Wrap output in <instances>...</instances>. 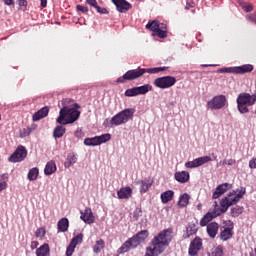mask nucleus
Wrapping results in <instances>:
<instances>
[{
  "mask_svg": "<svg viewBox=\"0 0 256 256\" xmlns=\"http://www.w3.org/2000/svg\"><path fill=\"white\" fill-rule=\"evenodd\" d=\"M199 231V228L196 226L195 223H190L186 228V235L187 237H191V235H195Z\"/></svg>",
  "mask_w": 256,
  "mask_h": 256,
  "instance_id": "36",
  "label": "nucleus"
},
{
  "mask_svg": "<svg viewBox=\"0 0 256 256\" xmlns=\"http://www.w3.org/2000/svg\"><path fill=\"white\" fill-rule=\"evenodd\" d=\"M233 235V225H231V227H226L220 232V239L221 241H229Z\"/></svg>",
  "mask_w": 256,
  "mask_h": 256,
  "instance_id": "22",
  "label": "nucleus"
},
{
  "mask_svg": "<svg viewBox=\"0 0 256 256\" xmlns=\"http://www.w3.org/2000/svg\"><path fill=\"white\" fill-rule=\"evenodd\" d=\"M113 5H115L117 11L119 13H127L130 9H132L131 3L127 0H111Z\"/></svg>",
  "mask_w": 256,
  "mask_h": 256,
  "instance_id": "15",
  "label": "nucleus"
},
{
  "mask_svg": "<svg viewBox=\"0 0 256 256\" xmlns=\"http://www.w3.org/2000/svg\"><path fill=\"white\" fill-rule=\"evenodd\" d=\"M55 171H57V165L55 164V161L51 160L47 162L44 169V175H53Z\"/></svg>",
  "mask_w": 256,
  "mask_h": 256,
  "instance_id": "25",
  "label": "nucleus"
},
{
  "mask_svg": "<svg viewBox=\"0 0 256 256\" xmlns=\"http://www.w3.org/2000/svg\"><path fill=\"white\" fill-rule=\"evenodd\" d=\"M7 179H9L7 174H1L0 175V183H7Z\"/></svg>",
  "mask_w": 256,
  "mask_h": 256,
  "instance_id": "50",
  "label": "nucleus"
},
{
  "mask_svg": "<svg viewBox=\"0 0 256 256\" xmlns=\"http://www.w3.org/2000/svg\"><path fill=\"white\" fill-rule=\"evenodd\" d=\"M243 195H245V190H240L238 194L236 191L230 192L220 201V205L223 207V209L216 214H213L212 212L206 213L200 220V226L207 227V225H209V223H211L215 217H219V215L222 213H227V209H229L231 205H237V203L243 199Z\"/></svg>",
  "mask_w": 256,
  "mask_h": 256,
  "instance_id": "1",
  "label": "nucleus"
},
{
  "mask_svg": "<svg viewBox=\"0 0 256 256\" xmlns=\"http://www.w3.org/2000/svg\"><path fill=\"white\" fill-rule=\"evenodd\" d=\"M221 210H223L222 206H221V208L215 207L214 211L212 212V215H217V213H220Z\"/></svg>",
  "mask_w": 256,
  "mask_h": 256,
  "instance_id": "55",
  "label": "nucleus"
},
{
  "mask_svg": "<svg viewBox=\"0 0 256 256\" xmlns=\"http://www.w3.org/2000/svg\"><path fill=\"white\" fill-rule=\"evenodd\" d=\"M23 135L24 137H29L31 135V128H24Z\"/></svg>",
  "mask_w": 256,
  "mask_h": 256,
  "instance_id": "51",
  "label": "nucleus"
},
{
  "mask_svg": "<svg viewBox=\"0 0 256 256\" xmlns=\"http://www.w3.org/2000/svg\"><path fill=\"white\" fill-rule=\"evenodd\" d=\"M81 241H83V234H78L71 240L70 244L74 245V247H77Z\"/></svg>",
  "mask_w": 256,
  "mask_h": 256,
  "instance_id": "41",
  "label": "nucleus"
},
{
  "mask_svg": "<svg viewBox=\"0 0 256 256\" xmlns=\"http://www.w3.org/2000/svg\"><path fill=\"white\" fill-rule=\"evenodd\" d=\"M136 185H141L140 193H147L153 186V180H138L136 181Z\"/></svg>",
  "mask_w": 256,
  "mask_h": 256,
  "instance_id": "20",
  "label": "nucleus"
},
{
  "mask_svg": "<svg viewBox=\"0 0 256 256\" xmlns=\"http://www.w3.org/2000/svg\"><path fill=\"white\" fill-rule=\"evenodd\" d=\"M0 121H1V115H0Z\"/></svg>",
  "mask_w": 256,
  "mask_h": 256,
  "instance_id": "62",
  "label": "nucleus"
},
{
  "mask_svg": "<svg viewBox=\"0 0 256 256\" xmlns=\"http://www.w3.org/2000/svg\"><path fill=\"white\" fill-rule=\"evenodd\" d=\"M75 245L69 244V246L66 249V256H72L75 251Z\"/></svg>",
  "mask_w": 256,
  "mask_h": 256,
  "instance_id": "42",
  "label": "nucleus"
},
{
  "mask_svg": "<svg viewBox=\"0 0 256 256\" xmlns=\"http://www.w3.org/2000/svg\"><path fill=\"white\" fill-rule=\"evenodd\" d=\"M76 9L77 11H81V13H89V8H87V6L77 5Z\"/></svg>",
  "mask_w": 256,
  "mask_h": 256,
  "instance_id": "45",
  "label": "nucleus"
},
{
  "mask_svg": "<svg viewBox=\"0 0 256 256\" xmlns=\"http://www.w3.org/2000/svg\"><path fill=\"white\" fill-rule=\"evenodd\" d=\"M157 37H159V39H167V24L159 22Z\"/></svg>",
  "mask_w": 256,
  "mask_h": 256,
  "instance_id": "29",
  "label": "nucleus"
},
{
  "mask_svg": "<svg viewBox=\"0 0 256 256\" xmlns=\"http://www.w3.org/2000/svg\"><path fill=\"white\" fill-rule=\"evenodd\" d=\"M203 248V240L201 238L196 237L193 241H191L189 249H188V255L190 256H196L198 255L200 249Z\"/></svg>",
  "mask_w": 256,
  "mask_h": 256,
  "instance_id": "14",
  "label": "nucleus"
},
{
  "mask_svg": "<svg viewBox=\"0 0 256 256\" xmlns=\"http://www.w3.org/2000/svg\"><path fill=\"white\" fill-rule=\"evenodd\" d=\"M149 237V231L141 230L132 238H129L122 246L118 249V254L121 255L123 253H127L129 249H135V247H139L145 239Z\"/></svg>",
  "mask_w": 256,
  "mask_h": 256,
  "instance_id": "5",
  "label": "nucleus"
},
{
  "mask_svg": "<svg viewBox=\"0 0 256 256\" xmlns=\"http://www.w3.org/2000/svg\"><path fill=\"white\" fill-rule=\"evenodd\" d=\"M27 157V149L25 146L20 145L16 150L9 156L8 161L10 163H21Z\"/></svg>",
  "mask_w": 256,
  "mask_h": 256,
  "instance_id": "12",
  "label": "nucleus"
},
{
  "mask_svg": "<svg viewBox=\"0 0 256 256\" xmlns=\"http://www.w3.org/2000/svg\"><path fill=\"white\" fill-rule=\"evenodd\" d=\"M74 107H76V109H79L81 106H79V104L75 103Z\"/></svg>",
  "mask_w": 256,
  "mask_h": 256,
  "instance_id": "60",
  "label": "nucleus"
},
{
  "mask_svg": "<svg viewBox=\"0 0 256 256\" xmlns=\"http://www.w3.org/2000/svg\"><path fill=\"white\" fill-rule=\"evenodd\" d=\"M211 161V156H203L194 159L193 161H188L185 163V167L187 169H195V167H201V165H205V163H209Z\"/></svg>",
  "mask_w": 256,
  "mask_h": 256,
  "instance_id": "13",
  "label": "nucleus"
},
{
  "mask_svg": "<svg viewBox=\"0 0 256 256\" xmlns=\"http://www.w3.org/2000/svg\"><path fill=\"white\" fill-rule=\"evenodd\" d=\"M86 3L90 5V7H94L95 9L98 6L97 0H86Z\"/></svg>",
  "mask_w": 256,
  "mask_h": 256,
  "instance_id": "49",
  "label": "nucleus"
},
{
  "mask_svg": "<svg viewBox=\"0 0 256 256\" xmlns=\"http://www.w3.org/2000/svg\"><path fill=\"white\" fill-rule=\"evenodd\" d=\"M206 231L210 239H215L219 233V224L217 222H211L207 225Z\"/></svg>",
  "mask_w": 256,
  "mask_h": 256,
  "instance_id": "18",
  "label": "nucleus"
},
{
  "mask_svg": "<svg viewBox=\"0 0 256 256\" xmlns=\"http://www.w3.org/2000/svg\"><path fill=\"white\" fill-rule=\"evenodd\" d=\"M36 237H45V230L43 228H39L35 232Z\"/></svg>",
  "mask_w": 256,
  "mask_h": 256,
  "instance_id": "46",
  "label": "nucleus"
},
{
  "mask_svg": "<svg viewBox=\"0 0 256 256\" xmlns=\"http://www.w3.org/2000/svg\"><path fill=\"white\" fill-rule=\"evenodd\" d=\"M67 129L64 126L58 125L54 128L53 137L55 139H61L65 135Z\"/></svg>",
  "mask_w": 256,
  "mask_h": 256,
  "instance_id": "27",
  "label": "nucleus"
},
{
  "mask_svg": "<svg viewBox=\"0 0 256 256\" xmlns=\"http://www.w3.org/2000/svg\"><path fill=\"white\" fill-rule=\"evenodd\" d=\"M246 19L250 21L251 23H255L256 25V11L253 14H248L246 16Z\"/></svg>",
  "mask_w": 256,
  "mask_h": 256,
  "instance_id": "44",
  "label": "nucleus"
},
{
  "mask_svg": "<svg viewBox=\"0 0 256 256\" xmlns=\"http://www.w3.org/2000/svg\"><path fill=\"white\" fill-rule=\"evenodd\" d=\"M232 187L233 186L229 183H223L218 185L212 195V199H219L221 195H223L224 193H227V191H229V189H231Z\"/></svg>",
  "mask_w": 256,
  "mask_h": 256,
  "instance_id": "16",
  "label": "nucleus"
},
{
  "mask_svg": "<svg viewBox=\"0 0 256 256\" xmlns=\"http://www.w3.org/2000/svg\"><path fill=\"white\" fill-rule=\"evenodd\" d=\"M107 141H111V134H102L100 136L86 138L84 139V145L97 147V145H102V143H107Z\"/></svg>",
  "mask_w": 256,
  "mask_h": 256,
  "instance_id": "11",
  "label": "nucleus"
},
{
  "mask_svg": "<svg viewBox=\"0 0 256 256\" xmlns=\"http://www.w3.org/2000/svg\"><path fill=\"white\" fill-rule=\"evenodd\" d=\"M75 163H77V156H75V154H69L64 163V167L69 169V167H72V165H75Z\"/></svg>",
  "mask_w": 256,
  "mask_h": 256,
  "instance_id": "32",
  "label": "nucleus"
},
{
  "mask_svg": "<svg viewBox=\"0 0 256 256\" xmlns=\"http://www.w3.org/2000/svg\"><path fill=\"white\" fill-rule=\"evenodd\" d=\"M214 159H217V156H214Z\"/></svg>",
  "mask_w": 256,
  "mask_h": 256,
  "instance_id": "61",
  "label": "nucleus"
},
{
  "mask_svg": "<svg viewBox=\"0 0 256 256\" xmlns=\"http://www.w3.org/2000/svg\"><path fill=\"white\" fill-rule=\"evenodd\" d=\"M235 163H237V161L235 159H228V160H223V165H235Z\"/></svg>",
  "mask_w": 256,
  "mask_h": 256,
  "instance_id": "48",
  "label": "nucleus"
},
{
  "mask_svg": "<svg viewBox=\"0 0 256 256\" xmlns=\"http://www.w3.org/2000/svg\"><path fill=\"white\" fill-rule=\"evenodd\" d=\"M133 115H135V109L133 108H127L113 116L110 120V125L113 127H119V125H124V123H127L130 121V119H133Z\"/></svg>",
  "mask_w": 256,
  "mask_h": 256,
  "instance_id": "7",
  "label": "nucleus"
},
{
  "mask_svg": "<svg viewBox=\"0 0 256 256\" xmlns=\"http://www.w3.org/2000/svg\"><path fill=\"white\" fill-rule=\"evenodd\" d=\"M175 83H177V79L173 76H163L154 80V85L158 87V89H169L173 87Z\"/></svg>",
  "mask_w": 256,
  "mask_h": 256,
  "instance_id": "9",
  "label": "nucleus"
},
{
  "mask_svg": "<svg viewBox=\"0 0 256 256\" xmlns=\"http://www.w3.org/2000/svg\"><path fill=\"white\" fill-rule=\"evenodd\" d=\"M174 195H175V193L173 192V190H168V191L162 193L160 196L162 203H169V201L173 200Z\"/></svg>",
  "mask_w": 256,
  "mask_h": 256,
  "instance_id": "30",
  "label": "nucleus"
},
{
  "mask_svg": "<svg viewBox=\"0 0 256 256\" xmlns=\"http://www.w3.org/2000/svg\"><path fill=\"white\" fill-rule=\"evenodd\" d=\"M174 178L178 181V183H187L190 179V175L187 171H181L176 172L174 174Z\"/></svg>",
  "mask_w": 256,
  "mask_h": 256,
  "instance_id": "23",
  "label": "nucleus"
},
{
  "mask_svg": "<svg viewBox=\"0 0 256 256\" xmlns=\"http://www.w3.org/2000/svg\"><path fill=\"white\" fill-rule=\"evenodd\" d=\"M173 239V230L171 228L162 230L154 239L151 241L152 247L158 250V253L161 254L165 251V247H169Z\"/></svg>",
  "mask_w": 256,
  "mask_h": 256,
  "instance_id": "3",
  "label": "nucleus"
},
{
  "mask_svg": "<svg viewBox=\"0 0 256 256\" xmlns=\"http://www.w3.org/2000/svg\"><path fill=\"white\" fill-rule=\"evenodd\" d=\"M40 5L43 9H45V7H47V0H40Z\"/></svg>",
  "mask_w": 256,
  "mask_h": 256,
  "instance_id": "56",
  "label": "nucleus"
},
{
  "mask_svg": "<svg viewBox=\"0 0 256 256\" xmlns=\"http://www.w3.org/2000/svg\"><path fill=\"white\" fill-rule=\"evenodd\" d=\"M49 115V107L45 106L38 110L33 116V121H41V119H45Z\"/></svg>",
  "mask_w": 256,
  "mask_h": 256,
  "instance_id": "21",
  "label": "nucleus"
},
{
  "mask_svg": "<svg viewBox=\"0 0 256 256\" xmlns=\"http://www.w3.org/2000/svg\"><path fill=\"white\" fill-rule=\"evenodd\" d=\"M191 7H193V4L187 2V3H186V6H185V9H186L187 11H189V9H191Z\"/></svg>",
  "mask_w": 256,
  "mask_h": 256,
  "instance_id": "57",
  "label": "nucleus"
},
{
  "mask_svg": "<svg viewBox=\"0 0 256 256\" xmlns=\"http://www.w3.org/2000/svg\"><path fill=\"white\" fill-rule=\"evenodd\" d=\"M5 5L11 6L15 5V0H3Z\"/></svg>",
  "mask_w": 256,
  "mask_h": 256,
  "instance_id": "54",
  "label": "nucleus"
},
{
  "mask_svg": "<svg viewBox=\"0 0 256 256\" xmlns=\"http://www.w3.org/2000/svg\"><path fill=\"white\" fill-rule=\"evenodd\" d=\"M80 213V219H82L84 223H87L88 225L95 223V216L93 215V211L91 210V208H85L84 212Z\"/></svg>",
  "mask_w": 256,
  "mask_h": 256,
  "instance_id": "17",
  "label": "nucleus"
},
{
  "mask_svg": "<svg viewBox=\"0 0 256 256\" xmlns=\"http://www.w3.org/2000/svg\"><path fill=\"white\" fill-rule=\"evenodd\" d=\"M58 231L61 233H65L69 229V219L67 218H62L58 221L57 223Z\"/></svg>",
  "mask_w": 256,
  "mask_h": 256,
  "instance_id": "26",
  "label": "nucleus"
},
{
  "mask_svg": "<svg viewBox=\"0 0 256 256\" xmlns=\"http://www.w3.org/2000/svg\"><path fill=\"white\" fill-rule=\"evenodd\" d=\"M18 4L20 7H27V0H18Z\"/></svg>",
  "mask_w": 256,
  "mask_h": 256,
  "instance_id": "53",
  "label": "nucleus"
},
{
  "mask_svg": "<svg viewBox=\"0 0 256 256\" xmlns=\"http://www.w3.org/2000/svg\"><path fill=\"white\" fill-rule=\"evenodd\" d=\"M37 177H39V168L35 167L30 169L28 172L29 181H36Z\"/></svg>",
  "mask_w": 256,
  "mask_h": 256,
  "instance_id": "37",
  "label": "nucleus"
},
{
  "mask_svg": "<svg viewBox=\"0 0 256 256\" xmlns=\"http://www.w3.org/2000/svg\"><path fill=\"white\" fill-rule=\"evenodd\" d=\"M105 249V240L99 239L96 241L94 247H93V252L94 253H101Z\"/></svg>",
  "mask_w": 256,
  "mask_h": 256,
  "instance_id": "34",
  "label": "nucleus"
},
{
  "mask_svg": "<svg viewBox=\"0 0 256 256\" xmlns=\"http://www.w3.org/2000/svg\"><path fill=\"white\" fill-rule=\"evenodd\" d=\"M202 67H213V65H209V64H202Z\"/></svg>",
  "mask_w": 256,
  "mask_h": 256,
  "instance_id": "58",
  "label": "nucleus"
},
{
  "mask_svg": "<svg viewBox=\"0 0 256 256\" xmlns=\"http://www.w3.org/2000/svg\"><path fill=\"white\" fill-rule=\"evenodd\" d=\"M124 95L125 97H136V95H139V92L137 90V87H134L132 89H127Z\"/></svg>",
  "mask_w": 256,
  "mask_h": 256,
  "instance_id": "39",
  "label": "nucleus"
},
{
  "mask_svg": "<svg viewBox=\"0 0 256 256\" xmlns=\"http://www.w3.org/2000/svg\"><path fill=\"white\" fill-rule=\"evenodd\" d=\"M62 103H69V99L62 100Z\"/></svg>",
  "mask_w": 256,
  "mask_h": 256,
  "instance_id": "59",
  "label": "nucleus"
},
{
  "mask_svg": "<svg viewBox=\"0 0 256 256\" xmlns=\"http://www.w3.org/2000/svg\"><path fill=\"white\" fill-rule=\"evenodd\" d=\"M7 186H8L7 182L0 183V192L5 191V189H7Z\"/></svg>",
  "mask_w": 256,
  "mask_h": 256,
  "instance_id": "52",
  "label": "nucleus"
},
{
  "mask_svg": "<svg viewBox=\"0 0 256 256\" xmlns=\"http://www.w3.org/2000/svg\"><path fill=\"white\" fill-rule=\"evenodd\" d=\"M227 105V97L225 95L214 96L210 101L207 102L208 109L219 110L223 109Z\"/></svg>",
  "mask_w": 256,
  "mask_h": 256,
  "instance_id": "10",
  "label": "nucleus"
},
{
  "mask_svg": "<svg viewBox=\"0 0 256 256\" xmlns=\"http://www.w3.org/2000/svg\"><path fill=\"white\" fill-rule=\"evenodd\" d=\"M97 13H100L101 15H109V10L106 8H101V6L96 7Z\"/></svg>",
  "mask_w": 256,
  "mask_h": 256,
  "instance_id": "43",
  "label": "nucleus"
},
{
  "mask_svg": "<svg viewBox=\"0 0 256 256\" xmlns=\"http://www.w3.org/2000/svg\"><path fill=\"white\" fill-rule=\"evenodd\" d=\"M254 67L251 64H244L242 66L223 67L217 70V73H230L234 75H245V73H251Z\"/></svg>",
  "mask_w": 256,
  "mask_h": 256,
  "instance_id": "8",
  "label": "nucleus"
},
{
  "mask_svg": "<svg viewBox=\"0 0 256 256\" xmlns=\"http://www.w3.org/2000/svg\"><path fill=\"white\" fill-rule=\"evenodd\" d=\"M157 254H159V250L156 249L154 246H149L146 248L145 256H155Z\"/></svg>",
  "mask_w": 256,
  "mask_h": 256,
  "instance_id": "40",
  "label": "nucleus"
},
{
  "mask_svg": "<svg viewBox=\"0 0 256 256\" xmlns=\"http://www.w3.org/2000/svg\"><path fill=\"white\" fill-rule=\"evenodd\" d=\"M146 29L154 33L153 35H155L156 33L157 35H159V21L158 20L149 21L146 24Z\"/></svg>",
  "mask_w": 256,
  "mask_h": 256,
  "instance_id": "24",
  "label": "nucleus"
},
{
  "mask_svg": "<svg viewBox=\"0 0 256 256\" xmlns=\"http://www.w3.org/2000/svg\"><path fill=\"white\" fill-rule=\"evenodd\" d=\"M118 199H131L133 196V189L131 187H122L117 191Z\"/></svg>",
  "mask_w": 256,
  "mask_h": 256,
  "instance_id": "19",
  "label": "nucleus"
},
{
  "mask_svg": "<svg viewBox=\"0 0 256 256\" xmlns=\"http://www.w3.org/2000/svg\"><path fill=\"white\" fill-rule=\"evenodd\" d=\"M242 9H244V11H246V13H251V11H253V5L245 4L244 6H242Z\"/></svg>",
  "mask_w": 256,
  "mask_h": 256,
  "instance_id": "47",
  "label": "nucleus"
},
{
  "mask_svg": "<svg viewBox=\"0 0 256 256\" xmlns=\"http://www.w3.org/2000/svg\"><path fill=\"white\" fill-rule=\"evenodd\" d=\"M189 199H191L189 194L184 193L183 195H181L178 201L179 207H187L189 205Z\"/></svg>",
  "mask_w": 256,
  "mask_h": 256,
  "instance_id": "33",
  "label": "nucleus"
},
{
  "mask_svg": "<svg viewBox=\"0 0 256 256\" xmlns=\"http://www.w3.org/2000/svg\"><path fill=\"white\" fill-rule=\"evenodd\" d=\"M169 67H155V68H141L128 70L123 76L119 77L116 80V83H125L126 81H135V79H139V77H143L144 73H150L151 75H155L157 73H161V71H167Z\"/></svg>",
  "mask_w": 256,
  "mask_h": 256,
  "instance_id": "2",
  "label": "nucleus"
},
{
  "mask_svg": "<svg viewBox=\"0 0 256 256\" xmlns=\"http://www.w3.org/2000/svg\"><path fill=\"white\" fill-rule=\"evenodd\" d=\"M224 254V248L222 245H218L216 247H213L210 252L208 253V256H223Z\"/></svg>",
  "mask_w": 256,
  "mask_h": 256,
  "instance_id": "31",
  "label": "nucleus"
},
{
  "mask_svg": "<svg viewBox=\"0 0 256 256\" xmlns=\"http://www.w3.org/2000/svg\"><path fill=\"white\" fill-rule=\"evenodd\" d=\"M136 89L138 90V95H146L149 91H153V86L145 84L143 86L136 87Z\"/></svg>",
  "mask_w": 256,
  "mask_h": 256,
  "instance_id": "35",
  "label": "nucleus"
},
{
  "mask_svg": "<svg viewBox=\"0 0 256 256\" xmlns=\"http://www.w3.org/2000/svg\"><path fill=\"white\" fill-rule=\"evenodd\" d=\"M49 244L45 243L36 250L37 256H49L50 253Z\"/></svg>",
  "mask_w": 256,
  "mask_h": 256,
  "instance_id": "28",
  "label": "nucleus"
},
{
  "mask_svg": "<svg viewBox=\"0 0 256 256\" xmlns=\"http://www.w3.org/2000/svg\"><path fill=\"white\" fill-rule=\"evenodd\" d=\"M241 213H243V207L235 206V207L231 208L232 217H239V215H241Z\"/></svg>",
  "mask_w": 256,
  "mask_h": 256,
  "instance_id": "38",
  "label": "nucleus"
},
{
  "mask_svg": "<svg viewBox=\"0 0 256 256\" xmlns=\"http://www.w3.org/2000/svg\"><path fill=\"white\" fill-rule=\"evenodd\" d=\"M79 117H81V112L77 110V108L64 106L59 112L56 123H59V125H71V123H75Z\"/></svg>",
  "mask_w": 256,
  "mask_h": 256,
  "instance_id": "4",
  "label": "nucleus"
},
{
  "mask_svg": "<svg viewBox=\"0 0 256 256\" xmlns=\"http://www.w3.org/2000/svg\"><path fill=\"white\" fill-rule=\"evenodd\" d=\"M236 103L239 113H249V107H253V104L256 103V95L240 93L236 99Z\"/></svg>",
  "mask_w": 256,
  "mask_h": 256,
  "instance_id": "6",
  "label": "nucleus"
}]
</instances>
